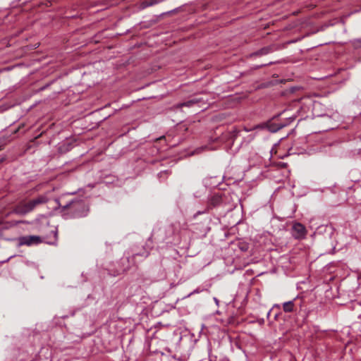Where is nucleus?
<instances>
[{
	"mask_svg": "<svg viewBox=\"0 0 361 361\" xmlns=\"http://www.w3.org/2000/svg\"><path fill=\"white\" fill-rule=\"evenodd\" d=\"M49 199L47 194L39 195L31 200H24L18 202L13 209L16 214L24 216L42 204L49 202Z\"/></svg>",
	"mask_w": 361,
	"mask_h": 361,
	"instance_id": "1",
	"label": "nucleus"
},
{
	"mask_svg": "<svg viewBox=\"0 0 361 361\" xmlns=\"http://www.w3.org/2000/svg\"><path fill=\"white\" fill-rule=\"evenodd\" d=\"M71 214L74 218H80L87 216L88 208L82 200L74 201L68 205Z\"/></svg>",
	"mask_w": 361,
	"mask_h": 361,
	"instance_id": "2",
	"label": "nucleus"
},
{
	"mask_svg": "<svg viewBox=\"0 0 361 361\" xmlns=\"http://www.w3.org/2000/svg\"><path fill=\"white\" fill-rule=\"evenodd\" d=\"M18 242L20 245L30 246L32 245H38L41 243L42 240L38 235H26L20 237Z\"/></svg>",
	"mask_w": 361,
	"mask_h": 361,
	"instance_id": "3",
	"label": "nucleus"
},
{
	"mask_svg": "<svg viewBox=\"0 0 361 361\" xmlns=\"http://www.w3.org/2000/svg\"><path fill=\"white\" fill-rule=\"evenodd\" d=\"M293 236L296 239H303L307 234V230L302 224L295 223L292 227Z\"/></svg>",
	"mask_w": 361,
	"mask_h": 361,
	"instance_id": "4",
	"label": "nucleus"
},
{
	"mask_svg": "<svg viewBox=\"0 0 361 361\" xmlns=\"http://www.w3.org/2000/svg\"><path fill=\"white\" fill-rule=\"evenodd\" d=\"M278 49V47L276 46V45H269V46H267V47H264L259 50H257V51L252 53L251 54V56H263V55H267L269 53H271L273 52L274 51Z\"/></svg>",
	"mask_w": 361,
	"mask_h": 361,
	"instance_id": "5",
	"label": "nucleus"
},
{
	"mask_svg": "<svg viewBox=\"0 0 361 361\" xmlns=\"http://www.w3.org/2000/svg\"><path fill=\"white\" fill-rule=\"evenodd\" d=\"M294 308V303L293 301L286 302L283 304V309L285 312H292Z\"/></svg>",
	"mask_w": 361,
	"mask_h": 361,
	"instance_id": "6",
	"label": "nucleus"
},
{
	"mask_svg": "<svg viewBox=\"0 0 361 361\" xmlns=\"http://www.w3.org/2000/svg\"><path fill=\"white\" fill-rule=\"evenodd\" d=\"M197 103V101L195 100H190L186 102L179 103L176 105V107L177 109H181L183 106L190 107L192 106L194 104Z\"/></svg>",
	"mask_w": 361,
	"mask_h": 361,
	"instance_id": "7",
	"label": "nucleus"
},
{
	"mask_svg": "<svg viewBox=\"0 0 361 361\" xmlns=\"http://www.w3.org/2000/svg\"><path fill=\"white\" fill-rule=\"evenodd\" d=\"M160 1H161V0H151L149 1H145L142 4V8H146L147 6H153Z\"/></svg>",
	"mask_w": 361,
	"mask_h": 361,
	"instance_id": "8",
	"label": "nucleus"
},
{
	"mask_svg": "<svg viewBox=\"0 0 361 361\" xmlns=\"http://www.w3.org/2000/svg\"><path fill=\"white\" fill-rule=\"evenodd\" d=\"M51 233L53 234V239L51 241H48L49 243H52L57 240V232L55 231H52Z\"/></svg>",
	"mask_w": 361,
	"mask_h": 361,
	"instance_id": "9",
	"label": "nucleus"
},
{
	"mask_svg": "<svg viewBox=\"0 0 361 361\" xmlns=\"http://www.w3.org/2000/svg\"><path fill=\"white\" fill-rule=\"evenodd\" d=\"M240 248L243 251H246L248 249V246H247V245L245 244V245H242Z\"/></svg>",
	"mask_w": 361,
	"mask_h": 361,
	"instance_id": "10",
	"label": "nucleus"
},
{
	"mask_svg": "<svg viewBox=\"0 0 361 361\" xmlns=\"http://www.w3.org/2000/svg\"><path fill=\"white\" fill-rule=\"evenodd\" d=\"M25 222H26L25 221H16V222L13 223V226H16V225H18L19 224H24Z\"/></svg>",
	"mask_w": 361,
	"mask_h": 361,
	"instance_id": "11",
	"label": "nucleus"
},
{
	"mask_svg": "<svg viewBox=\"0 0 361 361\" xmlns=\"http://www.w3.org/2000/svg\"><path fill=\"white\" fill-rule=\"evenodd\" d=\"M355 42H359V43H360V42H361V39H357V40H355Z\"/></svg>",
	"mask_w": 361,
	"mask_h": 361,
	"instance_id": "12",
	"label": "nucleus"
},
{
	"mask_svg": "<svg viewBox=\"0 0 361 361\" xmlns=\"http://www.w3.org/2000/svg\"><path fill=\"white\" fill-rule=\"evenodd\" d=\"M245 131H247V132H248V131H249V130H248V129H247V128H245Z\"/></svg>",
	"mask_w": 361,
	"mask_h": 361,
	"instance_id": "13",
	"label": "nucleus"
}]
</instances>
